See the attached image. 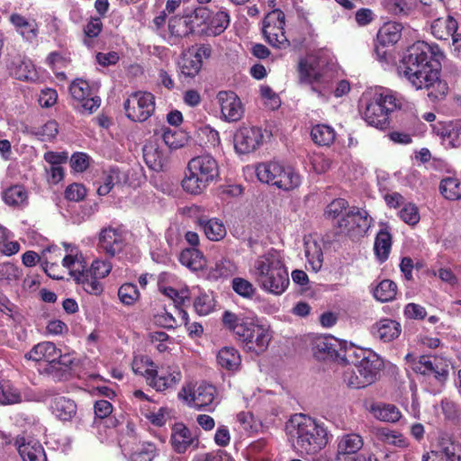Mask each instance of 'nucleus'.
Instances as JSON below:
<instances>
[{
    "instance_id": "f257e3e1",
    "label": "nucleus",
    "mask_w": 461,
    "mask_h": 461,
    "mask_svg": "<svg viewBox=\"0 0 461 461\" xmlns=\"http://www.w3.org/2000/svg\"><path fill=\"white\" fill-rule=\"evenodd\" d=\"M443 53L436 44L419 41L410 46L397 71L402 79L416 90L426 89L431 100L443 99L448 86L440 77V59Z\"/></svg>"
},
{
    "instance_id": "f03ea898",
    "label": "nucleus",
    "mask_w": 461,
    "mask_h": 461,
    "mask_svg": "<svg viewBox=\"0 0 461 461\" xmlns=\"http://www.w3.org/2000/svg\"><path fill=\"white\" fill-rule=\"evenodd\" d=\"M411 107V103L401 94L389 88L375 87L363 93L359 113L367 125L384 131L390 126L394 112Z\"/></svg>"
},
{
    "instance_id": "7ed1b4c3",
    "label": "nucleus",
    "mask_w": 461,
    "mask_h": 461,
    "mask_svg": "<svg viewBox=\"0 0 461 461\" xmlns=\"http://www.w3.org/2000/svg\"><path fill=\"white\" fill-rule=\"evenodd\" d=\"M344 357L356 367V370L343 373V382L352 389H361L374 384L384 367V362L376 353L353 345L346 348Z\"/></svg>"
},
{
    "instance_id": "20e7f679",
    "label": "nucleus",
    "mask_w": 461,
    "mask_h": 461,
    "mask_svg": "<svg viewBox=\"0 0 461 461\" xmlns=\"http://www.w3.org/2000/svg\"><path fill=\"white\" fill-rule=\"evenodd\" d=\"M62 260V265L69 271V275L74 277L77 283L81 284L84 290L91 294H100L103 290V285L100 279L107 276L112 265L109 261L95 259L92 262L90 267H87L86 262L77 248H72L68 250Z\"/></svg>"
},
{
    "instance_id": "39448f33",
    "label": "nucleus",
    "mask_w": 461,
    "mask_h": 461,
    "mask_svg": "<svg viewBox=\"0 0 461 461\" xmlns=\"http://www.w3.org/2000/svg\"><path fill=\"white\" fill-rule=\"evenodd\" d=\"M250 273L261 289L274 294H282L290 284L285 262L274 249L256 258Z\"/></svg>"
},
{
    "instance_id": "423d86ee",
    "label": "nucleus",
    "mask_w": 461,
    "mask_h": 461,
    "mask_svg": "<svg viewBox=\"0 0 461 461\" xmlns=\"http://www.w3.org/2000/svg\"><path fill=\"white\" fill-rule=\"evenodd\" d=\"M222 322L248 351L259 355L268 348L271 340L268 330L256 323L253 318L226 311L222 314Z\"/></svg>"
},
{
    "instance_id": "0eeeda50",
    "label": "nucleus",
    "mask_w": 461,
    "mask_h": 461,
    "mask_svg": "<svg viewBox=\"0 0 461 461\" xmlns=\"http://www.w3.org/2000/svg\"><path fill=\"white\" fill-rule=\"evenodd\" d=\"M293 429L294 447L307 455H314L323 449L329 442V433L323 424L305 415L296 414L290 420Z\"/></svg>"
},
{
    "instance_id": "6e6552de",
    "label": "nucleus",
    "mask_w": 461,
    "mask_h": 461,
    "mask_svg": "<svg viewBox=\"0 0 461 461\" xmlns=\"http://www.w3.org/2000/svg\"><path fill=\"white\" fill-rule=\"evenodd\" d=\"M220 176L217 160L211 155L191 158L182 180L183 189L191 194H202Z\"/></svg>"
},
{
    "instance_id": "1a4fd4ad",
    "label": "nucleus",
    "mask_w": 461,
    "mask_h": 461,
    "mask_svg": "<svg viewBox=\"0 0 461 461\" xmlns=\"http://www.w3.org/2000/svg\"><path fill=\"white\" fill-rule=\"evenodd\" d=\"M298 72L301 81L310 84L319 96L328 95L333 76L323 52L311 53L302 59L298 64Z\"/></svg>"
},
{
    "instance_id": "9d476101",
    "label": "nucleus",
    "mask_w": 461,
    "mask_h": 461,
    "mask_svg": "<svg viewBox=\"0 0 461 461\" xmlns=\"http://www.w3.org/2000/svg\"><path fill=\"white\" fill-rule=\"evenodd\" d=\"M373 224V218L367 211L352 206L334 224L341 233L346 234L352 240L363 238Z\"/></svg>"
},
{
    "instance_id": "9b49d317",
    "label": "nucleus",
    "mask_w": 461,
    "mask_h": 461,
    "mask_svg": "<svg viewBox=\"0 0 461 461\" xmlns=\"http://www.w3.org/2000/svg\"><path fill=\"white\" fill-rule=\"evenodd\" d=\"M99 249L110 258H122L133 248L127 241V231L122 227H106L102 229L98 238Z\"/></svg>"
},
{
    "instance_id": "f8f14e48",
    "label": "nucleus",
    "mask_w": 461,
    "mask_h": 461,
    "mask_svg": "<svg viewBox=\"0 0 461 461\" xmlns=\"http://www.w3.org/2000/svg\"><path fill=\"white\" fill-rule=\"evenodd\" d=\"M69 93L74 105L82 113H92L101 104V98L95 93L94 87L84 79L77 78L69 86Z\"/></svg>"
},
{
    "instance_id": "ddd939ff",
    "label": "nucleus",
    "mask_w": 461,
    "mask_h": 461,
    "mask_svg": "<svg viewBox=\"0 0 461 461\" xmlns=\"http://www.w3.org/2000/svg\"><path fill=\"white\" fill-rule=\"evenodd\" d=\"M127 117L133 122H145L155 110V98L151 93H132L124 102Z\"/></svg>"
},
{
    "instance_id": "4468645a",
    "label": "nucleus",
    "mask_w": 461,
    "mask_h": 461,
    "mask_svg": "<svg viewBox=\"0 0 461 461\" xmlns=\"http://www.w3.org/2000/svg\"><path fill=\"white\" fill-rule=\"evenodd\" d=\"M285 14L280 10L269 13L263 22V34L266 41L276 48H285L289 42L285 35Z\"/></svg>"
},
{
    "instance_id": "2eb2a0df",
    "label": "nucleus",
    "mask_w": 461,
    "mask_h": 461,
    "mask_svg": "<svg viewBox=\"0 0 461 461\" xmlns=\"http://www.w3.org/2000/svg\"><path fill=\"white\" fill-rule=\"evenodd\" d=\"M148 385L157 392L175 389L182 380V373L177 366H156L154 371L147 374Z\"/></svg>"
},
{
    "instance_id": "dca6fc26",
    "label": "nucleus",
    "mask_w": 461,
    "mask_h": 461,
    "mask_svg": "<svg viewBox=\"0 0 461 461\" xmlns=\"http://www.w3.org/2000/svg\"><path fill=\"white\" fill-rule=\"evenodd\" d=\"M412 369L422 375L432 376L438 382L444 383L449 373V362L438 356H420L413 363Z\"/></svg>"
},
{
    "instance_id": "f3484780",
    "label": "nucleus",
    "mask_w": 461,
    "mask_h": 461,
    "mask_svg": "<svg viewBox=\"0 0 461 461\" xmlns=\"http://www.w3.org/2000/svg\"><path fill=\"white\" fill-rule=\"evenodd\" d=\"M364 441L360 435L350 433L344 435L339 441L336 455L337 461H368L366 456L358 453L363 447Z\"/></svg>"
},
{
    "instance_id": "a211bd4d",
    "label": "nucleus",
    "mask_w": 461,
    "mask_h": 461,
    "mask_svg": "<svg viewBox=\"0 0 461 461\" xmlns=\"http://www.w3.org/2000/svg\"><path fill=\"white\" fill-rule=\"evenodd\" d=\"M221 108V117L228 122L240 121L244 113V108L239 96L232 91H220L216 96Z\"/></svg>"
},
{
    "instance_id": "6ab92c4d",
    "label": "nucleus",
    "mask_w": 461,
    "mask_h": 461,
    "mask_svg": "<svg viewBox=\"0 0 461 461\" xmlns=\"http://www.w3.org/2000/svg\"><path fill=\"white\" fill-rule=\"evenodd\" d=\"M348 348L345 341H340L332 336L317 338L314 341L313 354L320 360L345 359L344 354Z\"/></svg>"
},
{
    "instance_id": "aec40b11",
    "label": "nucleus",
    "mask_w": 461,
    "mask_h": 461,
    "mask_svg": "<svg viewBox=\"0 0 461 461\" xmlns=\"http://www.w3.org/2000/svg\"><path fill=\"white\" fill-rule=\"evenodd\" d=\"M73 365L74 358L70 355L59 354L58 358L50 364H45L42 368L38 366L37 370L40 374L46 375L56 382L67 381L72 377Z\"/></svg>"
},
{
    "instance_id": "412c9836",
    "label": "nucleus",
    "mask_w": 461,
    "mask_h": 461,
    "mask_svg": "<svg viewBox=\"0 0 461 461\" xmlns=\"http://www.w3.org/2000/svg\"><path fill=\"white\" fill-rule=\"evenodd\" d=\"M170 443L176 453L184 454L190 447L197 448L199 439L192 435L190 429L184 423L179 422L172 427Z\"/></svg>"
},
{
    "instance_id": "4be33fe9",
    "label": "nucleus",
    "mask_w": 461,
    "mask_h": 461,
    "mask_svg": "<svg viewBox=\"0 0 461 461\" xmlns=\"http://www.w3.org/2000/svg\"><path fill=\"white\" fill-rule=\"evenodd\" d=\"M143 158L147 166L157 172L164 170L172 153V146H143Z\"/></svg>"
},
{
    "instance_id": "5701e85b",
    "label": "nucleus",
    "mask_w": 461,
    "mask_h": 461,
    "mask_svg": "<svg viewBox=\"0 0 461 461\" xmlns=\"http://www.w3.org/2000/svg\"><path fill=\"white\" fill-rule=\"evenodd\" d=\"M235 144H265L276 141L270 131L258 127H242L234 136Z\"/></svg>"
},
{
    "instance_id": "b1692460",
    "label": "nucleus",
    "mask_w": 461,
    "mask_h": 461,
    "mask_svg": "<svg viewBox=\"0 0 461 461\" xmlns=\"http://www.w3.org/2000/svg\"><path fill=\"white\" fill-rule=\"evenodd\" d=\"M401 332L400 322L387 318L376 321L371 328L373 337L384 343L396 339Z\"/></svg>"
},
{
    "instance_id": "393cba45",
    "label": "nucleus",
    "mask_w": 461,
    "mask_h": 461,
    "mask_svg": "<svg viewBox=\"0 0 461 461\" xmlns=\"http://www.w3.org/2000/svg\"><path fill=\"white\" fill-rule=\"evenodd\" d=\"M60 350L57 348L53 342L44 341L35 345L31 349V360L35 362V368L43 367L45 364H50L52 360L58 358Z\"/></svg>"
},
{
    "instance_id": "a878e982",
    "label": "nucleus",
    "mask_w": 461,
    "mask_h": 461,
    "mask_svg": "<svg viewBox=\"0 0 461 461\" xmlns=\"http://www.w3.org/2000/svg\"><path fill=\"white\" fill-rule=\"evenodd\" d=\"M432 131L447 144H461L460 122H438L432 125Z\"/></svg>"
},
{
    "instance_id": "bb28decb",
    "label": "nucleus",
    "mask_w": 461,
    "mask_h": 461,
    "mask_svg": "<svg viewBox=\"0 0 461 461\" xmlns=\"http://www.w3.org/2000/svg\"><path fill=\"white\" fill-rule=\"evenodd\" d=\"M50 410L57 419L62 421H69L76 416L77 407L74 400L66 396L56 395L51 400Z\"/></svg>"
},
{
    "instance_id": "cd10ccee",
    "label": "nucleus",
    "mask_w": 461,
    "mask_h": 461,
    "mask_svg": "<svg viewBox=\"0 0 461 461\" xmlns=\"http://www.w3.org/2000/svg\"><path fill=\"white\" fill-rule=\"evenodd\" d=\"M217 389L214 385L202 383L194 391L189 390L190 400L197 410H203L211 406L216 397Z\"/></svg>"
},
{
    "instance_id": "c85d7f7f",
    "label": "nucleus",
    "mask_w": 461,
    "mask_h": 461,
    "mask_svg": "<svg viewBox=\"0 0 461 461\" xmlns=\"http://www.w3.org/2000/svg\"><path fill=\"white\" fill-rule=\"evenodd\" d=\"M198 14L194 17L189 16L185 18L173 17L168 21L169 41L172 44L176 43V40L194 31V19H197Z\"/></svg>"
},
{
    "instance_id": "c756f323",
    "label": "nucleus",
    "mask_w": 461,
    "mask_h": 461,
    "mask_svg": "<svg viewBox=\"0 0 461 461\" xmlns=\"http://www.w3.org/2000/svg\"><path fill=\"white\" fill-rule=\"evenodd\" d=\"M281 173L276 175L273 185L285 192L298 188L302 184V177L295 169L290 166H281Z\"/></svg>"
},
{
    "instance_id": "7c9ffc66",
    "label": "nucleus",
    "mask_w": 461,
    "mask_h": 461,
    "mask_svg": "<svg viewBox=\"0 0 461 461\" xmlns=\"http://www.w3.org/2000/svg\"><path fill=\"white\" fill-rule=\"evenodd\" d=\"M422 461H461V456L453 442H444L438 449L423 454Z\"/></svg>"
},
{
    "instance_id": "2f4dec72",
    "label": "nucleus",
    "mask_w": 461,
    "mask_h": 461,
    "mask_svg": "<svg viewBox=\"0 0 461 461\" xmlns=\"http://www.w3.org/2000/svg\"><path fill=\"white\" fill-rule=\"evenodd\" d=\"M392 244V235L387 228L381 229L377 232L374 243V252L379 263L383 264L388 259Z\"/></svg>"
},
{
    "instance_id": "473e14b6",
    "label": "nucleus",
    "mask_w": 461,
    "mask_h": 461,
    "mask_svg": "<svg viewBox=\"0 0 461 461\" xmlns=\"http://www.w3.org/2000/svg\"><path fill=\"white\" fill-rule=\"evenodd\" d=\"M217 363L227 371H238L241 365L240 352L233 347H223L217 354Z\"/></svg>"
},
{
    "instance_id": "72a5a7b5",
    "label": "nucleus",
    "mask_w": 461,
    "mask_h": 461,
    "mask_svg": "<svg viewBox=\"0 0 461 461\" xmlns=\"http://www.w3.org/2000/svg\"><path fill=\"white\" fill-rule=\"evenodd\" d=\"M178 260L192 271L202 270L206 266V259L197 248L183 249L179 254Z\"/></svg>"
},
{
    "instance_id": "f704fd0d",
    "label": "nucleus",
    "mask_w": 461,
    "mask_h": 461,
    "mask_svg": "<svg viewBox=\"0 0 461 461\" xmlns=\"http://www.w3.org/2000/svg\"><path fill=\"white\" fill-rule=\"evenodd\" d=\"M125 183L126 174L118 167H111L109 170L104 172L103 183L98 186L97 194L102 196L106 195L113 186Z\"/></svg>"
},
{
    "instance_id": "c9c22d12",
    "label": "nucleus",
    "mask_w": 461,
    "mask_h": 461,
    "mask_svg": "<svg viewBox=\"0 0 461 461\" xmlns=\"http://www.w3.org/2000/svg\"><path fill=\"white\" fill-rule=\"evenodd\" d=\"M198 223L210 240L218 241L226 236V228L223 222L217 218L205 219L204 217H200Z\"/></svg>"
},
{
    "instance_id": "e433bc0d",
    "label": "nucleus",
    "mask_w": 461,
    "mask_h": 461,
    "mask_svg": "<svg viewBox=\"0 0 461 461\" xmlns=\"http://www.w3.org/2000/svg\"><path fill=\"white\" fill-rule=\"evenodd\" d=\"M457 30V22L452 17L436 19L431 24V33L438 40H447Z\"/></svg>"
},
{
    "instance_id": "4c0bfd02",
    "label": "nucleus",
    "mask_w": 461,
    "mask_h": 461,
    "mask_svg": "<svg viewBox=\"0 0 461 461\" xmlns=\"http://www.w3.org/2000/svg\"><path fill=\"white\" fill-rule=\"evenodd\" d=\"M402 25L396 22H388L384 23L377 33V41L383 46L393 45L401 38Z\"/></svg>"
},
{
    "instance_id": "58836bf2",
    "label": "nucleus",
    "mask_w": 461,
    "mask_h": 461,
    "mask_svg": "<svg viewBox=\"0 0 461 461\" xmlns=\"http://www.w3.org/2000/svg\"><path fill=\"white\" fill-rule=\"evenodd\" d=\"M384 6L388 13L396 16H408L417 7L416 0H384Z\"/></svg>"
},
{
    "instance_id": "ea45409f",
    "label": "nucleus",
    "mask_w": 461,
    "mask_h": 461,
    "mask_svg": "<svg viewBox=\"0 0 461 461\" xmlns=\"http://www.w3.org/2000/svg\"><path fill=\"white\" fill-rule=\"evenodd\" d=\"M397 291V285L393 281L384 279L374 288L373 295L375 300L381 303H387L396 298Z\"/></svg>"
},
{
    "instance_id": "a19ab883",
    "label": "nucleus",
    "mask_w": 461,
    "mask_h": 461,
    "mask_svg": "<svg viewBox=\"0 0 461 461\" xmlns=\"http://www.w3.org/2000/svg\"><path fill=\"white\" fill-rule=\"evenodd\" d=\"M282 164L276 161L260 163L256 167L258 179L264 184L273 185L277 173L280 174Z\"/></svg>"
},
{
    "instance_id": "79ce46f5",
    "label": "nucleus",
    "mask_w": 461,
    "mask_h": 461,
    "mask_svg": "<svg viewBox=\"0 0 461 461\" xmlns=\"http://www.w3.org/2000/svg\"><path fill=\"white\" fill-rule=\"evenodd\" d=\"M335 130L327 124H317L311 131L314 144H332L336 140Z\"/></svg>"
},
{
    "instance_id": "37998d69",
    "label": "nucleus",
    "mask_w": 461,
    "mask_h": 461,
    "mask_svg": "<svg viewBox=\"0 0 461 461\" xmlns=\"http://www.w3.org/2000/svg\"><path fill=\"white\" fill-rule=\"evenodd\" d=\"M230 23V15L225 11H219L209 20L206 33L212 36H217L222 33Z\"/></svg>"
},
{
    "instance_id": "c03bdc74",
    "label": "nucleus",
    "mask_w": 461,
    "mask_h": 461,
    "mask_svg": "<svg viewBox=\"0 0 461 461\" xmlns=\"http://www.w3.org/2000/svg\"><path fill=\"white\" fill-rule=\"evenodd\" d=\"M9 70L12 77L25 81L29 78V66L26 55L17 54L11 59Z\"/></svg>"
},
{
    "instance_id": "a18cd8bd",
    "label": "nucleus",
    "mask_w": 461,
    "mask_h": 461,
    "mask_svg": "<svg viewBox=\"0 0 461 461\" xmlns=\"http://www.w3.org/2000/svg\"><path fill=\"white\" fill-rule=\"evenodd\" d=\"M372 412L376 419L392 423L398 421L402 416L399 409L393 404L373 406Z\"/></svg>"
},
{
    "instance_id": "49530a36",
    "label": "nucleus",
    "mask_w": 461,
    "mask_h": 461,
    "mask_svg": "<svg viewBox=\"0 0 461 461\" xmlns=\"http://www.w3.org/2000/svg\"><path fill=\"white\" fill-rule=\"evenodd\" d=\"M28 194L23 185H15L8 187L3 192L5 203L11 206H19L27 200Z\"/></svg>"
},
{
    "instance_id": "de8ad7c7",
    "label": "nucleus",
    "mask_w": 461,
    "mask_h": 461,
    "mask_svg": "<svg viewBox=\"0 0 461 461\" xmlns=\"http://www.w3.org/2000/svg\"><path fill=\"white\" fill-rule=\"evenodd\" d=\"M439 191L447 200H459L461 199V182L453 177L445 178L440 182Z\"/></svg>"
},
{
    "instance_id": "09e8293b",
    "label": "nucleus",
    "mask_w": 461,
    "mask_h": 461,
    "mask_svg": "<svg viewBox=\"0 0 461 461\" xmlns=\"http://www.w3.org/2000/svg\"><path fill=\"white\" fill-rule=\"evenodd\" d=\"M349 209L348 203L344 198H336L332 200L324 210V216L328 220L340 219Z\"/></svg>"
},
{
    "instance_id": "8fccbe9b",
    "label": "nucleus",
    "mask_w": 461,
    "mask_h": 461,
    "mask_svg": "<svg viewBox=\"0 0 461 461\" xmlns=\"http://www.w3.org/2000/svg\"><path fill=\"white\" fill-rule=\"evenodd\" d=\"M12 232L0 224V252L5 256H12L20 250L18 241L11 240Z\"/></svg>"
},
{
    "instance_id": "3c124183",
    "label": "nucleus",
    "mask_w": 461,
    "mask_h": 461,
    "mask_svg": "<svg viewBox=\"0 0 461 461\" xmlns=\"http://www.w3.org/2000/svg\"><path fill=\"white\" fill-rule=\"evenodd\" d=\"M156 456V445L150 442H143L131 454L129 461H152Z\"/></svg>"
},
{
    "instance_id": "603ef678",
    "label": "nucleus",
    "mask_w": 461,
    "mask_h": 461,
    "mask_svg": "<svg viewBox=\"0 0 461 461\" xmlns=\"http://www.w3.org/2000/svg\"><path fill=\"white\" fill-rule=\"evenodd\" d=\"M118 297L123 304L132 305L140 298V292L134 284L125 283L120 286Z\"/></svg>"
},
{
    "instance_id": "864d4df0",
    "label": "nucleus",
    "mask_w": 461,
    "mask_h": 461,
    "mask_svg": "<svg viewBox=\"0 0 461 461\" xmlns=\"http://www.w3.org/2000/svg\"><path fill=\"white\" fill-rule=\"evenodd\" d=\"M379 438L385 444L393 445L396 447H406L405 438L402 433L392 430L389 429H381L378 432Z\"/></svg>"
},
{
    "instance_id": "5fc2aeb1",
    "label": "nucleus",
    "mask_w": 461,
    "mask_h": 461,
    "mask_svg": "<svg viewBox=\"0 0 461 461\" xmlns=\"http://www.w3.org/2000/svg\"><path fill=\"white\" fill-rule=\"evenodd\" d=\"M132 370L135 374L142 375L148 384V373L154 371L155 363L147 357H134L132 361Z\"/></svg>"
},
{
    "instance_id": "6e6d98bb",
    "label": "nucleus",
    "mask_w": 461,
    "mask_h": 461,
    "mask_svg": "<svg viewBox=\"0 0 461 461\" xmlns=\"http://www.w3.org/2000/svg\"><path fill=\"white\" fill-rule=\"evenodd\" d=\"M193 305L195 312L200 316L207 315L213 310L212 299L206 294L198 295L194 299Z\"/></svg>"
},
{
    "instance_id": "4d7b16f0",
    "label": "nucleus",
    "mask_w": 461,
    "mask_h": 461,
    "mask_svg": "<svg viewBox=\"0 0 461 461\" xmlns=\"http://www.w3.org/2000/svg\"><path fill=\"white\" fill-rule=\"evenodd\" d=\"M33 133L39 141H52L58 133V123L55 121H49Z\"/></svg>"
},
{
    "instance_id": "13d9d810",
    "label": "nucleus",
    "mask_w": 461,
    "mask_h": 461,
    "mask_svg": "<svg viewBox=\"0 0 461 461\" xmlns=\"http://www.w3.org/2000/svg\"><path fill=\"white\" fill-rule=\"evenodd\" d=\"M201 68L202 65L193 56L184 58L180 64L181 74L187 77H194Z\"/></svg>"
},
{
    "instance_id": "bf43d9fd",
    "label": "nucleus",
    "mask_w": 461,
    "mask_h": 461,
    "mask_svg": "<svg viewBox=\"0 0 461 461\" xmlns=\"http://www.w3.org/2000/svg\"><path fill=\"white\" fill-rule=\"evenodd\" d=\"M400 218L409 225H415L420 221L419 209L414 203H408L399 212Z\"/></svg>"
},
{
    "instance_id": "052dcab7",
    "label": "nucleus",
    "mask_w": 461,
    "mask_h": 461,
    "mask_svg": "<svg viewBox=\"0 0 461 461\" xmlns=\"http://www.w3.org/2000/svg\"><path fill=\"white\" fill-rule=\"evenodd\" d=\"M309 159L312 166V169L317 174L325 173L331 165V161L321 152H313L310 156Z\"/></svg>"
},
{
    "instance_id": "680f3d73",
    "label": "nucleus",
    "mask_w": 461,
    "mask_h": 461,
    "mask_svg": "<svg viewBox=\"0 0 461 461\" xmlns=\"http://www.w3.org/2000/svg\"><path fill=\"white\" fill-rule=\"evenodd\" d=\"M64 195L68 201L80 202L85 199L86 189L82 184L73 183L67 186Z\"/></svg>"
},
{
    "instance_id": "e2e57ef3",
    "label": "nucleus",
    "mask_w": 461,
    "mask_h": 461,
    "mask_svg": "<svg viewBox=\"0 0 461 461\" xmlns=\"http://www.w3.org/2000/svg\"><path fill=\"white\" fill-rule=\"evenodd\" d=\"M232 288L238 294L243 297H251L255 293L253 285L240 277H236L232 280Z\"/></svg>"
},
{
    "instance_id": "0e129e2a",
    "label": "nucleus",
    "mask_w": 461,
    "mask_h": 461,
    "mask_svg": "<svg viewBox=\"0 0 461 461\" xmlns=\"http://www.w3.org/2000/svg\"><path fill=\"white\" fill-rule=\"evenodd\" d=\"M196 132L199 139L204 142L212 144L220 143V135L218 131L208 124L199 126Z\"/></svg>"
},
{
    "instance_id": "69168bd1",
    "label": "nucleus",
    "mask_w": 461,
    "mask_h": 461,
    "mask_svg": "<svg viewBox=\"0 0 461 461\" xmlns=\"http://www.w3.org/2000/svg\"><path fill=\"white\" fill-rule=\"evenodd\" d=\"M58 101V93L54 88L45 87L41 90L38 103L41 107H52Z\"/></svg>"
},
{
    "instance_id": "338daca9",
    "label": "nucleus",
    "mask_w": 461,
    "mask_h": 461,
    "mask_svg": "<svg viewBox=\"0 0 461 461\" xmlns=\"http://www.w3.org/2000/svg\"><path fill=\"white\" fill-rule=\"evenodd\" d=\"M260 95L265 100V104L271 110H276L280 106L281 101L279 96L268 86H262L260 87Z\"/></svg>"
},
{
    "instance_id": "774afa93",
    "label": "nucleus",
    "mask_w": 461,
    "mask_h": 461,
    "mask_svg": "<svg viewBox=\"0 0 461 461\" xmlns=\"http://www.w3.org/2000/svg\"><path fill=\"white\" fill-rule=\"evenodd\" d=\"M193 461H231L230 455L224 450H216L195 456Z\"/></svg>"
}]
</instances>
